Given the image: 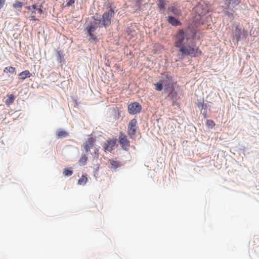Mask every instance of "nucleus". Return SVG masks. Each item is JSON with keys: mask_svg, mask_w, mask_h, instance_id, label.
Segmentation results:
<instances>
[{"mask_svg": "<svg viewBox=\"0 0 259 259\" xmlns=\"http://www.w3.org/2000/svg\"><path fill=\"white\" fill-rule=\"evenodd\" d=\"M157 10L159 13L163 15H166V8L157 7Z\"/></svg>", "mask_w": 259, "mask_h": 259, "instance_id": "nucleus-32", "label": "nucleus"}, {"mask_svg": "<svg viewBox=\"0 0 259 259\" xmlns=\"http://www.w3.org/2000/svg\"><path fill=\"white\" fill-rule=\"evenodd\" d=\"M201 113L202 114V115L204 118L208 117L207 114V109L203 110V111H201Z\"/></svg>", "mask_w": 259, "mask_h": 259, "instance_id": "nucleus-39", "label": "nucleus"}, {"mask_svg": "<svg viewBox=\"0 0 259 259\" xmlns=\"http://www.w3.org/2000/svg\"><path fill=\"white\" fill-rule=\"evenodd\" d=\"M56 58L58 62L60 63L64 62L65 60L64 58L63 52L61 50L57 51Z\"/></svg>", "mask_w": 259, "mask_h": 259, "instance_id": "nucleus-16", "label": "nucleus"}, {"mask_svg": "<svg viewBox=\"0 0 259 259\" xmlns=\"http://www.w3.org/2000/svg\"><path fill=\"white\" fill-rule=\"evenodd\" d=\"M117 141L120 145L123 150L125 151L128 150V147L130 145V141L127 140L126 136L122 132L120 133Z\"/></svg>", "mask_w": 259, "mask_h": 259, "instance_id": "nucleus-6", "label": "nucleus"}, {"mask_svg": "<svg viewBox=\"0 0 259 259\" xmlns=\"http://www.w3.org/2000/svg\"><path fill=\"white\" fill-rule=\"evenodd\" d=\"M176 83L175 82H168V83H164V89L165 92H168L169 90H171L172 88H174V85Z\"/></svg>", "mask_w": 259, "mask_h": 259, "instance_id": "nucleus-20", "label": "nucleus"}, {"mask_svg": "<svg viewBox=\"0 0 259 259\" xmlns=\"http://www.w3.org/2000/svg\"><path fill=\"white\" fill-rule=\"evenodd\" d=\"M161 79H160L163 83L174 82V78L171 73L168 72H163L161 74Z\"/></svg>", "mask_w": 259, "mask_h": 259, "instance_id": "nucleus-9", "label": "nucleus"}, {"mask_svg": "<svg viewBox=\"0 0 259 259\" xmlns=\"http://www.w3.org/2000/svg\"><path fill=\"white\" fill-rule=\"evenodd\" d=\"M114 15L115 11L114 9L110 7L109 9L102 14V17H100V20L98 22L99 24V28L109 27L111 24V19Z\"/></svg>", "mask_w": 259, "mask_h": 259, "instance_id": "nucleus-3", "label": "nucleus"}, {"mask_svg": "<svg viewBox=\"0 0 259 259\" xmlns=\"http://www.w3.org/2000/svg\"><path fill=\"white\" fill-rule=\"evenodd\" d=\"M137 123V120L136 118H133L131 120L128 124L127 126V133L128 135L132 137L136 135L137 132L136 125Z\"/></svg>", "mask_w": 259, "mask_h": 259, "instance_id": "nucleus-7", "label": "nucleus"}, {"mask_svg": "<svg viewBox=\"0 0 259 259\" xmlns=\"http://www.w3.org/2000/svg\"><path fill=\"white\" fill-rule=\"evenodd\" d=\"M23 6V3L19 1H16L15 3L13 4V8L17 10L18 11H21V9Z\"/></svg>", "mask_w": 259, "mask_h": 259, "instance_id": "nucleus-21", "label": "nucleus"}, {"mask_svg": "<svg viewBox=\"0 0 259 259\" xmlns=\"http://www.w3.org/2000/svg\"><path fill=\"white\" fill-rule=\"evenodd\" d=\"M90 148L91 147H90L88 145H86L85 144H84V150L86 152H88L89 151H90Z\"/></svg>", "mask_w": 259, "mask_h": 259, "instance_id": "nucleus-38", "label": "nucleus"}, {"mask_svg": "<svg viewBox=\"0 0 259 259\" xmlns=\"http://www.w3.org/2000/svg\"><path fill=\"white\" fill-rule=\"evenodd\" d=\"M168 1L167 0H157V7L166 8Z\"/></svg>", "mask_w": 259, "mask_h": 259, "instance_id": "nucleus-23", "label": "nucleus"}, {"mask_svg": "<svg viewBox=\"0 0 259 259\" xmlns=\"http://www.w3.org/2000/svg\"><path fill=\"white\" fill-rule=\"evenodd\" d=\"M30 18H31V20L34 21H38V19L36 18L35 16L34 15H31Z\"/></svg>", "mask_w": 259, "mask_h": 259, "instance_id": "nucleus-40", "label": "nucleus"}, {"mask_svg": "<svg viewBox=\"0 0 259 259\" xmlns=\"http://www.w3.org/2000/svg\"><path fill=\"white\" fill-rule=\"evenodd\" d=\"M73 173V171L71 167L68 168H64L63 171V174L64 176L66 177H70Z\"/></svg>", "mask_w": 259, "mask_h": 259, "instance_id": "nucleus-24", "label": "nucleus"}, {"mask_svg": "<svg viewBox=\"0 0 259 259\" xmlns=\"http://www.w3.org/2000/svg\"><path fill=\"white\" fill-rule=\"evenodd\" d=\"M207 126L209 128H212L215 126L214 122L211 119H207L206 121Z\"/></svg>", "mask_w": 259, "mask_h": 259, "instance_id": "nucleus-29", "label": "nucleus"}, {"mask_svg": "<svg viewBox=\"0 0 259 259\" xmlns=\"http://www.w3.org/2000/svg\"><path fill=\"white\" fill-rule=\"evenodd\" d=\"M35 14H36L35 11L33 10V11H32L31 15H35Z\"/></svg>", "mask_w": 259, "mask_h": 259, "instance_id": "nucleus-44", "label": "nucleus"}, {"mask_svg": "<svg viewBox=\"0 0 259 259\" xmlns=\"http://www.w3.org/2000/svg\"><path fill=\"white\" fill-rule=\"evenodd\" d=\"M31 75V74L30 72L28 70H26L18 74V77L19 79L23 80L26 78L30 77Z\"/></svg>", "mask_w": 259, "mask_h": 259, "instance_id": "nucleus-13", "label": "nucleus"}, {"mask_svg": "<svg viewBox=\"0 0 259 259\" xmlns=\"http://www.w3.org/2000/svg\"><path fill=\"white\" fill-rule=\"evenodd\" d=\"M168 10V11L171 12L174 15L179 16L180 14V12L179 11V10L175 7H169Z\"/></svg>", "mask_w": 259, "mask_h": 259, "instance_id": "nucleus-25", "label": "nucleus"}, {"mask_svg": "<svg viewBox=\"0 0 259 259\" xmlns=\"http://www.w3.org/2000/svg\"><path fill=\"white\" fill-rule=\"evenodd\" d=\"M98 170H99V167L98 166L97 167H96V168L95 169V171H94L95 174H94V175H95V173H96V172H97V171H98Z\"/></svg>", "mask_w": 259, "mask_h": 259, "instance_id": "nucleus-43", "label": "nucleus"}, {"mask_svg": "<svg viewBox=\"0 0 259 259\" xmlns=\"http://www.w3.org/2000/svg\"><path fill=\"white\" fill-rule=\"evenodd\" d=\"M225 14L226 16H227L228 17H230V18L232 17L233 15L232 13H231L228 11H225Z\"/></svg>", "mask_w": 259, "mask_h": 259, "instance_id": "nucleus-37", "label": "nucleus"}, {"mask_svg": "<svg viewBox=\"0 0 259 259\" xmlns=\"http://www.w3.org/2000/svg\"><path fill=\"white\" fill-rule=\"evenodd\" d=\"M117 142V139H112L111 140H106L104 144V149L105 151L111 152L114 149Z\"/></svg>", "mask_w": 259, "mask_h": 259, "instance_id": "nucleus-8", "label": "nucleus"}, {"mask_svg": "<svg viewBox=\"0 0 259 259\" xmlns=\"http://www.w3.org/2000/svg\"><path fill=\"white\" fill-rule=\"evenodd\" d=\"M198 28L192 25L179 29L174 36V46L177 48L178 60L191 57L196 58L202 54L195 41L200 39Z\"/></svg>", "mask_w": 259, "mask_h": 259, "instance_id": "nucleus-1", "label": "nucleus"}, {"mask_svg": "<svg viewBox=\"0 0 259 259\" xmlns=\"http://www.w3.org/2000/svg\"><path fill=\"white\" fill-rule=\"evenodd\" d=\"M87 160V157L85 155L82 156L79 160V162L80 164L82 165H84L86 164V161Z\"/></svg>", "mask_w": 259, "mask_h": 259, "instance_id": "nucleus-31", "label": "nucleus"}, {"mask_svg": "<svg viewBox=\"0 0 259 259\" xmlns=\"http://www.w3.org/2000/svg\"><path fill=\"white\" fill-rule=\"evenodd\" d=\"M75 0H69L65 5V6L69 7L75 3Z\"/></svg>", "mask_w": 259, "mask_h": 259, "instance_id": "nucleus-34", "label": "nucleus"}, {"mask_svg": "<svg viewBox=\"0 0 259 259\" xmlns=\"http://www.w3.org/2000/svg\"><path fill=\"white\" fill-rule=\"evenodd\" d=\"M167 21L173 26H177L181 25V22L172 16H168Z\"/></svg>", "mask_w": 259, "mask_h": 259, "instance_id": "nucleus-12", "label": "nucleus"}, {"mask_svg": "<svg viewBox=\"0 0 259 259\" xmlns=\"http://www.w3.org/2000/svg\"><path fill=\"white\" fill-rule=\"evenodd\" d=\"M25 9L29 11H31L33 10L32 6H26L25 7Z\"/></svg>", "mask_w": 259, "mask_h": 259, "instance_id": "nucleus-42", "label": "nucleus"}, {"mask_svg": "<svg viewBox=\"0 0 259 259\" xmlns=\"http://www.w3.org/2000/svg\"><path fill=\"white\" fill-rule=\"evenodd\" d=\"M88 179L85 175H82L81 177L78 180L77 184L80 185H84L87 182Z\"/></svg>", "mask_w": 259, "mask_h": 259, "instance_id": "nucleus-26", "label": "nucleus"}, {"mask_svg": "<svg viewBox=\"0 0 259 259\" xmlns=\"http://www.w3.org/2000/svg\"><path fill=\"white\" fill-rule=\"evenodd\" d=\"M197 106L198 108L201 110H206L208 108V105L207 104L204 103V100L202 101L200 100H197V103H196Z\"/></svg>", "mask_w": 259, "mask_h": 259, "instance_id": "nucleus-15", "label": "nucleus"}, {"mask_svg": "<svg viewBox=\"0 0 259 259\" xmlns=\"http://www.w3.org/2000/svg\"><path fill=\"white\" fill-rule=\"evenodd\" d=\"M110 164L111 165V169L112 171H115L116 168L120 166V162L115 160H111Z\"/></svg>", "mask_w": 259, "mask_h": 259, "instance_id": "nucleus-19", "label": "nucleus"}, {"mask_svg": "<svg viewBox=\"0 0 259 259\" xmlns=\"http://www.w3.org/2000/svg\"><path fill=\"white\" fill-rule=\"evenodd\" d=\"M195 12L200 18L206 16L209 12V11L206 8L202 6H198L195 8Z\"/></svg>", "mask_w": 259, "mask_h": 259, "instance_id": "nucleus-10", "label": "nucleus"}, {"mask_svg": "<svg viewBox=\"0 0 259 259\" xmlns=\"http://www.w3.org/2000/svg\"><path fill=\"white\" fill-rule=\"evenodd\" d=\"M240 2L241 0H226L225 4L227 5L228 10L232 11Z\"/></svg>", "mask_w": 259, "mask_h": 259, "instance_id": "nucleus-11", "label": "nucleus"}, {"mask_svg": "<svg viewBox=\"0 0 259 259\" xmlns=\"http://www.w3.org/2000/svg\"><path fill=\"white\" fill-rule=\"evenodd\" d=\"M94 139L93 138H90L85 142V144L88 145L90 147H92L94 146Z\"/></svg>", "mask_w": 259, "mask_h": 259, "instance_id": "nucleus-30", "label": "nucleus"}, {"mask_svg": "<svg viewBox=\"0 0 259 259\" xmlns=\"http://www.w3.org/2000/svg\"><path fill=\"white\" fill-rule=\"evenodd\" d=\"M15 70H16L15 68L13 67L12 66L6 67L5 68V69L4 70V72L6 73H13L15 72Z\"/></svg>", "mask_w": 259, "mask_h": 259, "instance_id": "nucleus-28", "label": "nucleus"}, {"mask_svg": "<svg viewBox=\"0 0 259 259\" xmlns=\"http://www.w3.org/2000/svg\"><path fill=\"white\" fill-rule=\"evenodd\" d=\"M99 157V149L97 148H95L94 151V158H98Z\"/></svg>", "mask_w": 259, "mask_h": 259, "instance_id": "nucleus-35", "label": "nucleus"}, {"mask_svg": "<svg viewBox=\"0 0 259 259\" xmlns=\"http://www.w3.org/2000/svg\"><path fill=\"white\" fill-rule=\"evenodd\" d=\"M247 35V30L243 29L242 32L241 27L239 25H237L235 26V29L233 31L232 41L234 45H237L239 41L246 39Z\"/></svg>", "mask_w": 259, "mask_h": 259, "instance_id": "nucleus-4", "label": "nucleus"}, {"mask_svg": "<svg viewBox=\"0 0 259 259\" xmlns=\"http://www.w3.org/2000/svg\"><path fill=\"white\" fill-rule=\"evenodd\" d=\"M32 7L33 10L37 11L40 15L44 13V11L42 9V6L41 5L38 6L37 4H34L32 5Z\"/></svg>", "mask_w": 259, "mask_h": 259, "instance_id": "nucleus-18", "label": "nucleus"}, {"mask_svg": "<svg viewBox=\"0 0 259 259\" xmlns=\"http://www.w3.org/2000/svg\"><path fill=\"white\" fill-rule=\"evenodd\" d=\"M57 135L58 138H65L68 136V134L67 132L61 130L57 132Z\"/></svg>", "mask_w": 259, "mask_h": 259, "instance_id": "nucleus-27", "label": "nucleus"}, {"mask_svg": "<svg viewBox=\"0 0 259 259\" xmlns=\"http://www.w3.org/2000/svg\"><path fill=\"white\" fill-rule=\"evenodd\" d=\"M173 101L172 102V106H178L179 104L177 102V100H172Z\"/></svg>", "mask_w": 259, "mask_h": 259, "instance_id": "nucleus-41", "label": "nucleus"}, {"mask_svg": "<svg viewBox=\"0 0 259 259\" xmlns=\"http://www.w3.org/2000/svg\"><path fill=\"white\" fill-rule=\"evenodd\" d=\"M168 92L167 97L170 98L171 100H177L178 93L176 91L175 87L169 90Z\"/></svg>", "mask_w": 259, "mask_h": 259, "instance_id": "nucleus-14", "label": "nucleus"}, {"mask_svg": "<svg viewBox=\"0 0 259 259\" xmlns=\"http://www.w3.org/2000/svg\"><path fill=\"white\" fill-rule=\"evenodd\" d=\"M142 109L141 105L137 102H132L127 106L128 112L131 115L138 114L141 112Z\"/></svg>", "mask_w": 259, "mask_h": 259, "instance_id": "nucleus-5", "label": "nucleus"}, {"mask_svg": "<svg viewBox=\"0 0 259 259\" xmlns=\"http://www.w3.org/2000/svg\"><path fill=\"white\" fill-rule=\"evenodd\" d=\"M92 19L93 20L92 21H95L96 23H98L100 20V17H98V14H96L95 15L92 17Z\"/></svg>", "mask_w": 259, "mask_h": 259, "instance_id": "nucleus-33", "label": "nucleus"}, {"mask_svg": "<svg viewBox=\"0 0 259 259\" xmlns=\"http://www.w3.org/2000/svg\"><path fill=\"white\" fill-rule=\"evenodd\" d=\"M8 99L6 100L5 103L7 105L9 106L12 104L15 99V96L13 94H8Z\"/></svg>", "mask_w": 259, "mask_h": 259, "instance_id": "nucleus-17", "label": "nucleus"}, {"mask_svg": "<svg viewBox=\"0 0 259 259\" xmlns=\"http://www.w3.org/2000/svg\"><path fill=\"white\" fill-rule=\"evenodd\" d=\"M98 28H99L98 23H96L95 21H90L88 25L84 29V33L87 37H89L88 40L91 43H96L99 40L94 34Z\"/></svg>", "mask_w": 259, "mask_h": 259, "instance_id": "nucleus-2", "label": "nucleus"}, {"mask_svg": "<svg viewBox=\"0 0 259 259\" xmlns=\"http://www.w3.org/2000/svg\"><path fill=\"white\" fill-rule=\"evenodd\" d=\"M6 0H0V10L4 8Z\"/></svg>", "mask_w": 259, "mask_h": 259, "instance_id": "nucleus-36", "label": "nucleus"}, {"mask_svg": "<svg viewBox=\"0 0 259 259\" xmlns=\"http://www.w3.org/2000/svg\"><path fill=\"white\" fill-rule=\"evenodd\" d=\"M155 90L157 91H161L163 89L164 84L162 81L160 79L158 82L154 83Z\"/></svg>", "mask_w": 259, "mask_h": 259, "instance_id": "nucleus-22", "label": "nucleus"}]
</instances>
